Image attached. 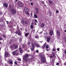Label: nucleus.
Instances as JSON below:
<instances>
[{
	"mask_svg": "<svg viewBox=\"0 0 66 66\" xmlns=\"http://www.w3.org/2000/svg\"><path fill=\"white\" fill-rule=\"evenodd\" d=\"M42 63H45L46 62V59L44 56H45V55L44 54V53H42Z\"/></svg>",
	"mask_w": 66,
	"mask_h": 66,
	"instance_id": "nucleus-1",
	"label": "nucleus"
},
{
	"mask_svg": "<svg viewBox=\"0 0 66 66\" xmlns=\"http://www.w3.org/2000/svg\"><path fill=\"white\" fill-rule=\"evenodd\" d=\"M28 57H29V54H26L23 57V60L25 61L26 62H27L28 61V60L27 59Z\"/></svg>",
	"mask_w": 66,
	"mask_h": 66,
	"instance_id": "nucleus-2",
	"label": "nucleus"
},
{
	"mask_svg": "<svg viewBox=\"0 0 66 66\" xmlns=\"http://www.w3.org/2000/svg\"><path fill=\"white\" fill-rule=\"evenodd\" d=\"M10 11L11 12H12L13 14H15L16 13V10L15 9H11L10 10Z\"/></svg>",
	"mask_w": 66,
	"mask_h": 66,
	"instance_id": "nucleus-3",
	"label": "nucleus"
},
{
	"mask_svg": "<svg viewBox=\"0 0 66 66\" xmlns=\"http://www.w3.org/2000/svg\"><path fill=\"white\" fill-rule=\"evenodd\" d=\"M24 10L25 12L26 13L27 15L29 16V13H28V12H29V9H28L27 8H24Z\"/></svg>",
	"mask_w": 66,
	"mask_h": 66,
	"instance_id": "nucleus-4",
	"label": "nucleus"
},
{
	"mask_svg": "<svg viewBox=\"0 0 66 66\" xmlns=\"http://www.w3.org/2000/svg\"><path fill=\"white\" fill-rule=\"evenodd\" d=\"M18 5L19 7H23V4L21 3H18Z\"/></svg>",
	"mask_w": 66,
	"mask_h": 66,
	"instance_id": "nucleus-5",
	"label": "nucleus"
},
{
	"mask_svg": "<svg viewBox=\"0 0 66 66\" xmlns=\"http://www.w3.org/2000/svg\"><path fill=\"white\" fill-rule=\"evenodd\" d=\"M15 33L16 34H18V35H19V36L21 35V32H20V29H19L18 30V31H16Z\"/></svg>",
	"mask_w": 66,
	"mask_h": 66,
	"instance_id": "nucleus-6",
	"label": "nucleus"
},
{
	"mask_svg": "<svg viewBox=\"0 0 66 66\" xmlns=\"http://www.w3.org/2000/svg\"><path fill=\"white\" fill-rule=\"evenodd\" d=\"M31 46L32 47V48L31 47V51H33V50H34V49L35 48V46L33 43L31 44Z\"/></svg>",
	"mask_w": 66,
	"mask_h": 66,
	"instance_id": "nucleus-7",
	"label": "nucleus"
},
{
	"mask_svg": "<svg viewBox=\"0 0 66 66\" xmlns=\"http://www.w3.org/2000/svg\"><path fill=\"white\" fill-rule=\"evenodd\" d=\"M3 5L5 7H6V8H7L9 5L6 3H4L3 4Z\"/></svg>",
	"mask_w": 66,
	"mask_h": 66,
	"instance_id": "nucleus-8",
	"label": "nucleus"
},
{
	"mask_svg": "<svg viewBox=\"0 0 66 66\" xmlns=\"http://www.w3.org/2000/svg\"><path fill=\"white\" fill-rule=\"evenodd\" d=\"M19 51L20 53L21 54L23 53V49L21 47H20L19 48Z\"/></svg>",
	"mask_w": 66,
	"mask_h": 66,
	"instance_id": "nucleus-9",
	"label": "nucleus"
},
{
	"mask_svg": "<svg viewBox=\"0 0 66 66\" xmlns=\"http://www.w3.org/2000/svg\"><path fill=\"white\" fill-rule=\"evenodd\" d=\"M35 10L36 11V14H38L39 12H38V11H39V9L37 8H36L35 9Z\"/></svg>",
	"mask_w": 66,
	"mask_h": 66,
	"instance_id": "nucleus-10",
	"label": "nucleus"
},
{
	"mask_svg": "<svg viewBox=\"0 0 66 66\" xmlns=\"http://www.w3.org/2000/svg\"><path fill=\"white\" fill-rule=\"evenodd\" d=\"M56 34L58 36H60V35H61V34H60V32L59 31V30H57V32Z\"/></svg>",
	"mask_w": 66,
	"mask_h": 66,
	"instance_id": "nucleus-11",
	"label": "nucleus"
},
{
	"mask_svg": "<svg viewBox=\"0 0 66 66\" xmlns=\"http://www.w3.org/2000/svg\"><path fill=\"white\" fill-rule=\"evenodd\" d=\"M47 41L48 43H49L50 42V40L51 39V37H47Z\"/></svg>",
	"mask_w": 66,
	"mask_h": 66,
	"instance_id": "nucleus-12",
	"label": "nucleus"
},
{
	"mask_svg": "<svg viewBox=\"0 0 66 66\" xmlns=\"http://www.w3.org/2000/svg\"><path fill=\"white\" fill-rule=\"evenodd\" d=\"M34 44L35 46H36L37 47L39 48V47H40V45H39L37 43H34Z\"/></svg>",
	"mask_w": 66,
	"mask_h": 66,
	"instance_id": "nucleus-13",
	"label": "nucleus"
},
{
	"mask_svg": "<svg viewBox=\"0 0 66 66\" xmlns=\"http://www.w3.org/2000/svg\"><path fill=\"white\" fill-rule=\"evenodd\" d=\"M49 34L50 36H52L53 35V31L52 30H50Z\"/></svg>",
	"mask_w": 66,
	"mask_h": 66,
	"instance_id": "nucleus-14",
	"label": "nucleus"
},
{
	"mask_svg": "<svg viewBox=\"0 0 66 66\" xmlns=\"http://www.w3.org/2000/svg\"><path fill=\"white\" fill-rule=\"evenodd\" d=\"M7 55H8V53L7 52H5V57H6Z\"/></svg>",
	"mask_w": 66,
	"mask_h": 66,
	"instance_id": "nucleus-15",
	"label": "nucleus"
},
{
	"mask_svg": "<svg viewBox=\"0 0 66 66\" xmlns=\"http://www.w3.org/2000/svg\"><path fill=\"white\" fill-rule=\"evenodd\" d=\"M46 43H45L43 45V49H45V46H46Z\"/></svg>",
	"mask_w": 66,
	"mask_h": 66,
	"instance_id": "nucleus-16",
	"label": "nucleus"
},
{
	"mask_svg": "<svg viewBox=\"0 0 66 66\" xmlns=\"http://www.w3.org/2000/svg\"><path fill=\"white\" fill-rule=\"evenodd\" d=\"M30 28L31 29H33L34 28V27L33 26V25H31L30 26Z\"/></svg>",
	"mask_w": 66,
	"mask_h": 66,
	"instance_id": "nucleus-17",
	"label": "nucleus"
},
{
	"mask_svg": "<svg viewBox=\"0 0 66 66\" xmlns=\"http://www.w3.org/2000/svg\"><path fill=\"white\" fill-rule=\"evenodd\" d=\"M45 27V24L44 23H42V28H44Z\"/></svg>",
	"mask_w": 66,
	"mask_h": 66,
	"instance_id": "nucleus-18",
	"label": "nucleus"
},
{
	"mask_svg": "<svg viewBox=\"0 0 66 66\" xmlns=\"http://www.w3.org/2000/svg\"><path fill=\"white\" fill-rule=\"evenodd\" d=\"M53 57H55V52H54L53 53Z\"/></svg>",
	"mask_w": 66,
	"mask_h": 66,
	"instance_id": "nucleus-19",
	"label": "nucleus"
},
{
	"mask_svg": "<svg viewBox=\"0 0 66 66\" xmlns=\"http://www.w3.org/2000/svg\"><path fill=\"white\" fill-rule=\"evenodd\" d=\"M9 63L10 64H13V62H12V61H9Z\"/></svg>",
	"mask_w": 66,
	"mask_h": 66,
	"instance_id": "nucleus-20",
	"label": "nucleus"
},
{
	"mask_svg": "<svg viewBox=\"0 0 66 66\" xmlns=\"http://www.w3.org/2000/svg\"><path fill=\"white\" fill-rule=\"evenodd\" d=\"M21 22L22 23V25H23V24L24 23V20H22L21 21Z\"/></svg>",
	"mask_w": 66,
	"mask_h": 66,
	"instance_id": "nucleus-21",
	"label": "nucleus"
},
{
	"mask_svg": "<svg viewBox=\"0 0 66 66\" xmlns=\"http://www.w3.org/2000/svg\"><path fill=\"white\" fill-rule=\"evenodd\" d=\"M34 17L35 18H37V16L36 15V14H35L34 15Z\"/></svg>",
	"mask_w": 66,
	"mask_h": 66,
	"instance_id": "nucleus-22",
	"label": "nucleus"
},
{
	"mask_svg": "<svg viewBox=\"0 0 66 66\" xmlns=\"http://www.w3.org/2000/svg\"><path fill=\"white\" fill-rule=\"evenodd\" d=\"M12 54H13V55H15V52L13 51L12 52Z\"/></svg>",
	"mask_w": 66,
	"mask_h": 66,
	"instance_id": "nucleus-23",
	"label": "nucleus"
},
{
	"mask_svg": "<svg viewBox=\"0 0 66 66\" xmlns=\"http://www.w3.org/2000/svg\"><path fill=\"white\" fill-rule=\"evenodd\" d=\"M29 35V33H26L25 34V35L26 37H27Z\"/></svg>",
	"mask_w": 66,
	"mask_h": 66,
	"instance_id": "nucleus-24",
	"label": "nucleus"
},
{
	"mask_svg": "<svg viewBox=\"0 0 66 66\" xmlns=\"http://www.w3.org/2000/svg\"><path fill=\"white\" fill-rule=\"evenodd\" d=\"M48 2L50 4H52V2L51 1H50V0H48Z\"/></svg>",
	"mask_w": 66,
	"mask_h": 66,
	"instance_id": "nucleus-25",
	"label": "nucleus"
},
{
	"mask_svg": "<svg viewBox=\"0 0 66 66\" xmlns=\"http://www.w3.org/2000/svg\"><path fill=\"white\" fill-rule=\"evenodd\" d=\"M19 54V53H18V52H17L15 53V56H17L18 55V54Z\"/></svg>",
	"mask_w": 66,
	"mask_h": 66,
	"instance_id": "nucleus-26",
	"label": "nucleus"
},
{
	"mask_svg": "<svg viewBox=\"0 0 66 66\" xmlns=\"http://www.w3.org/2000/svg\"><path fill=\"white\" fill-rule=\"evenodd\" d=\"M2 36H3V37L4 38H6V36H5V35H2Z\"/></svg>",
	"mask_w": 66,
	"mask_h": 66,
	"instance_id": "nucleus-27",
	"label": "nucleus"
},
{
	"mask_svg": "<svg viewBox=\"0 0 66 66\" xmlns=\"http://www.w3.org/2000/svg\"><path fill=\"white\" fill-rule=\"evenodd\" d=\"M18 48V45L16 46H15V49H17Z\"/></svg>",
	"mask_w": 66,
	"mask_h": 66,
	"instance_id": "nucleus-28",
	"label": "nucleus"
},
{
	"mask_svg": "<svg viewBox=\"0 0 66 66\" xmlns=\"http://www.w3.org/2000/svg\"><path fill=\"white\" fill-rule=\"evenodd\" d=\"M24 23L25 24H28V22L26 21H24Z\"/></svg>",
	"mask_w": 66,
	"mask_h": 66,
	"instance_id": "nucleus-29",
	"label": "nucleus"
},
{
	"mask_svg": "<svg viewBox=\"0 0 66 66\" xmlns=\"http://www.w3.org/2000/svg\"><path fill=\"white\" fill-rule=\"evenodd\" d=\"M22 46H23L22 48H24L25 47V45H24V44H22Z\"/></svg>",
	"mask_w": 66,
	"mask_h": 66,
	"instance_id": "nucleus-30",
	"label": "nucleus"
},
{
	"mask_svg": "<svg viewBox=\"0 0 66 66\" xmlns=\"http://www.w3.org/2000/svg\"><path fill=\"white\" fill-rule=\"evenodd\" d=\"M10 48L11 49H13V46H10Z\"/></svg>",
	"mask_w": 66,
	"mask_h": 66,
	"instance_id": "nucleus-31",
	"label": "nucleus"
},
{
	"mask_svg": "<svg viewBox=\"0 0 66 66\" xmlns=\"http://www.w3.org/2000/svg\"><path fill=\"white\" fill-rule=\"evenodd\" d=\"M17 60L18 61H21V60L20 58L18 59Z\"/></svg>",
	"mask_w": 66,
	"mask_h": 66,
	"instance_id": "nucleus-32",
	"label": "nucleus"
},
{
	"mask_svg": "<svg viewBox=\"0 0 66 66\" xmlns=\"http://www.w3.org/2000/svg\"><path fill=\"white\" fill-rule=\"evenodd\" d=\"M49 48V45H46V48Z\"/></svg>",
	"mask_w": 66,
	"mask_h": 66,
	"instance_id": "nucleus-33",
	"label": "nucleus"
},
{
	"mask_svg": "<svg viewBox=\"0 0 66 66\" xmlns=\"http://www.w3.org/2000/svg\"><path fill=\"white\" fill-rule=\"evenodd\" d=\"M14 64H15V65H18V64H17V62L16 61L14 62Z\"/></svg>",
	"mask_w": 66,
	"mask_h": 66,
	"instance_id": "nucleus-34",
	"label": "nucleus"
},
{
	"mask_svg": "<svg viewBox=\"0 0 66 66\" xmlns=\"http://www.w3.org/2000/svg\"><path fill=\"white\" fill-rule=\"evenodd\" d=\"M2 15V12L0 11V15Z\"/></svg>",
	"mask_w": 66,
	"mask_h": 66,
	"instance_id": "nucleus-35",
	"label": "nucleus"
},
{
	"mask_svg": "<svg viewBox=\"0 0 66 66\" xmlns=\"http://www.w3.org/2000/svg\"><path fill=\"white\" fill-rule=\"evenodd\" d=\"M36 38H38V36H37L35 37Z\"/></svg>",
	"mask_w": 66,
	"mask_h": 66,
	"instance_id": "nucleus-36",
	"label": "nucleus"
},
{
	"mask_svg": "<svg viewBox=\"0 0 66 66\" xmlns=\"http://www.w3.org/2000/svg\"><path fill=\"white\" fill-rule=\"evenodd\" d=\"M35 22H36V23H37V20H36L35 19Z\"/></svg>",
	"mask_w": 66,
	"mask_h": 66,
	"instance_id": "nucleus-37",
	"label": "nucleus"
},
{
	"mask_svg": "<svg viewBox=\"0 0 66 66\" xmlns=\"http://www.w3.org/2000/svg\"><path fill=\"white\" fill-rule=\"evenodd\" d=\"M9 6L10 9H11V4H10L9 5Z\"/></svg>",
	"mask_w": 66,
	"mask_h": 66,
	"instance_id": "nucleus-38",
	"label": "nucleus"
},
{
	"mask_svg": "<svg viewBox=\"0 0 66 66\" xmlns=\"http://www.w3.org/2000/svg\"><path fill=\"white\" fill-rule=\"evenodd\" d=\"M65 55V54L63 53V57H64V56Z\"/></svg>",
	"mask_w": 66,
	"mask_h": 66,
	"instance_id": "nucleus-39",
	"label": "nucleus"
},
{
	"mask_svg": "<svg viewBox=\"0 0 66 66\" xmlns=\"http://www.w3.org/2000/svg\"><path fill=\"white\" fill-rule=\"evenodd\" d=\"M42 3L43 4H45L44 3V2H42Z\"/></svg>",
	"mask_w": 66,
	"mask_h": 66,
	"instance_id": "nucleus-40",
	"label": "nucleus"
},
{
	"mask_svg": "<svg viewBox=\"0 0 66 66\" xmlns=\"http://www.w3.org/2000/svg\"><path fill=\"white\" fill-rule=\"evenodd\" d=\"M48 48H46V51H48Z\"/></svg>",
	"mask_w": 66,
	"mask_h": 66,
	"instance_id": "nucleus-41",
	"label": "nucleus"
},
{
	"mask_svg": "<svg viewBox=\"0 0 66 66\" xmlns=\"http://www.w3.org/2000/svg\"><path fill=\"white\" fill-rule=\"evenodd\" d=\"M50 57L51 59H52V57H53V56H50Z\"/></svg>",
	"mask_w": 66,
	"mask_h": 66,
	"instance_id": "nucleus-42",
	"label": "nucleus"
},
{
	"mask_svg": "<svg viewBox=\"0 0 66 66\" xmlns=\"http://www.w3.org/2000/svg\"><path fill=\"white\" fill-rule=\"evenodd\" d=\"M56 13H59V11L58 10H57L56 11Z\"/></svg>",
	"mask_w": 66,
	"mask_h": 66,
	"instance_id": "nucleus-43",
	"label": "nucleus"
},
{
	"mask_svg": "<svg viewBox=\"0 0 66 66\" xmlns=\"http://www.w3.org/2000/svg\"><path fill=\"white\" fill-rule=\"evenodd\" d=\"M52 61L53 62H54V59H52Z\"/></svg>",
	"mask_w": 66,
	"mask_h": 66,
	"instance_id": "nucleus-44",
	"label": "nucleus"
},
{
	"mask_svg": "<svg viewBox=\"0 0 66 66\" xmlns=\"http://www.w3.org/2000/svg\"><path fill=\"white\" fill-rule=\"evenodd\" d=\"M36 52L37 53H38V50H37L36 51Z\"/></svg>",
	"mask_w": 66,
	"mask_h": 66,
	"instance_id": "nucleus-45",
	"label": "nucleus"
},
{
	"mask_svg": "<svg viewBox=\"0 0 66 66\" xmlns=\"http://www.w3.org/2000/svg\"><path fill=\"white\" fill-rule=\"evenodd\" d=\"M53 51H55V49L54 48H53Z\"/></svg>",
	"mask_w": 66,
	"mask_h": 66,
	"instance_id": "nucleus-46",
	"label": "nucleus"
},
{
	"mask_svg": "<svg viewBox=\"0 0 66 66\" xmlns=\"http://www.w3.org/2000/svg\"><path fill=\"white\" fill-rule=\"evenodd\" d=\"M30 15H31V16H32V15H33V13H31Z\"/></svg>",
	"mask_w": 66,
	"mask_h": 66,
	"instance_id": "nucleus-47",
	"label": "nucleus"
},
{
	"mask_svg": "<svg viewBox=\"0 0 66 66\" xmlns=\"http://www.w3.org/2000/svg\"><path fill=\"white\" fill-rule=\"evenodd\" d=\"M56 65H59V63H57Z\"/></svg>",
	"mask_w": 66,
	"mask_h": 66,
	"instance_id": "nucleus-48",
	"label": "nucleus"
},
{
	"mask_svg": "<svg viewBox=\"0 0 66 66\" xmlns=\"http://www.w3.org/2000/svg\"><path fill=\"white\" fill-rule=\"evenodd\" d=\"M2 40V38L1 37H0V40Z\"/></svg>",
	"mask_w": 66,
	"mask_h": 66,
	"instance_id": "nucleus-49",
	"label": "nucleus"
},
{
	"mask_svg": "<svg viewBox=\"0 0 66 66\" xmlns=\"http://www.w3.org/2000/svg\"><path fill=\"white\" fill-rule=\"evenodd\" d=\"M6 22L7 23V24H8L9 23V22L7 21H6Z\"/></svg>",
	"mask_w": 66,
	"mask_h": 66,
	"instance_id": "nucleus-50",
	"label": "nucleus"
},
{
	"mask_svg": "<svg viewBox=\"0 0 66 66\" xmlns=\"http://www.w3.org/2000/svg\"><path fill=\"white\" fill-rule=\"evenodd\" d=\"M57 51H60V49H59V48H58V49H57Z\"/></svg>",
	"mask_w": 66,
	"mask_h": 66,
	"instance_id": "nucleus-51",
	"label": "nucleus"
},
{
	"mask_svg": "<svg viewBox=\"0 0 66 66\" xmlns=\"http://www.w3.org/2000/svg\"><path fill=\"white\" fill-rule=\"evenodd\" d=\"M33 3H31V5H33Z\"/></svg>",
	"mask_w": 66,
	"mask_h": 66,
	"instance_id": "nucleus-52",
	"label": "nucleus"
},
{
	"mask_svg": "<svg viewBox=\"0 0 66 66\" xmlns=\"http://www.w3.org/2000/svg\"><path fill=\"white\" fill-rule=\"evenodd\" d=\"M64 53L65 54H66V51H64Z\"/></svg>",
	"mask_w": 66,
	"mask_h": 66,
	"instance_id": "nucleus-53",
	"label": "nucleus"
},
{
	"mask_svg": "<svg viewBox=\"0 0 66 66\" xmlns=\"http://www.w3.org/2000/svg\"><path fill=\"white\" fill-rule=\"evenodd\" d=\"M28 45H29V44H30V43L28 42Z\"/></svg>",
	"mask_w": 66,
	"mask_h": 66,
	"instance_id": "nucleus-54",
	"label": "nucleus"
},
{
	"mask_svg": "<svg viewBox=\"0 0 66 66\" xmlns=\"http://www.w3.org/2000/svg\"><path fill=\"white\" fill-rule=\"evenodd\" d=\"M64 64L65 65H66V63H64Z\"/></svg>",
	"mask_w": 66,
	"mask_h": 66,
	"instance_id": "nucleus-55",
	"label": "nucleus"
},
{
	"mask_svg": "<svg viewBox=\"0 0 66 66\" xmlns=\"http://www.w3.org/2000/svg\"><path fill=\"white\" fill-rule=\"evenodd\" d=\"M9 44H12V43L11 42H10Z\"/></svg>",
	"mask_w": 66,
	"mask_h": 66,
	"instance_id": "nucleus-56",
	"label": "nucleus"
},
{
	"mask_svg": "<svg viewBox=\"0 0 66 66\" xmlns=\"http://www.w3.org/2000/svg\"><path fill=\"white\" fill-rule=\"evenodd\" d=\"M15 44H13V45L12 46H15Z\"/></svg>",
	"mask_w": 66,
	"mask_h": 66,
	"instance_id": "nucleus-57",
	"label": "nucleus"
},
{
	"mask_svg": "<svg viewBox=\"0 0 66 66\" xmlns=\"http://www.w3.org/2000/svg\"><path fill=\"white\" fill-rule=\"evenodd\" d=\"M46 35H48V33L47 32H46Z\"/></svg>",
	"mask_w": 66,
	"mask_h": 66,
	"instance_id": "nucleus-58",
	"label": "nucleus"
},
{
	"mask_svg": "<svg viewBox=\"0 0 66 66\" xmlns=\"http://www.w3.org/2000/svg\"><path fill=\"white\" fill-rule=\"evenodd\" d=\"M50 14H52V13H51V12H50Z\"/></svg>",
	"mask_w": 66,
	"mask_h": 66,
	"instance_id": "nucleus-59",
	"label": "nucleus"
},
{
	"mask_svg": "<svg viewBox=\"0 0 66 66\" xmlns=\"http://www.w3.org/2000/svg\"><path fill=\"white\" fill-rule=\"evenodd\" d=\"M31 25H33V22H32L31 23Z\"/></svg>",
	"mask_w": 66,
	"mask_h": 66,
	"instance_id": "nucleus-60",
	"label": "nucleus"
},
{
	"mask_svg": "<svg viewBox=\"0 0 66 66\" xmlns=\"http://www.w3.org/2000/svg\"><path fill=\"white\" fill-rule=\"evenodd\" d=\"M16 51H17V50H16L15 51V52H16Z\"/></svg>",
	"mask_w": 66,
	"mask_h": 66,
	"instance_id": "nucleus-61",
	"label": "nucleus"
},
{
	"mask_svg": "<svg viewBox=\"0 0 66 66\" xmlns=\"http://www.w3.org/2000/svg\"><path fill=\"white\" fill-rule=\"evenodd\" d=\"M13 41V40H12V39H11V40H10V41H11V42H12V41Z\"/></svg>",
	"mask_w": 66,
	"mask_h": 66,
	"instance_id": "nucleus-62",
	"label": "nucleus"
},
{
	"mask_svg": "<svg viewBox=\"0 0 66 66\" xmlns=\"http://www.w3.org/2000/svg\"><path fill=\"white\" fill-rule=\"evenodd\" d=\"M64 32H66V30L64 31Z\"/></svg>",
	"mask_w": 66,
	"mask_h": 66,
	"instance_id": "nucleus-63",
	"label": "nucleus"
},
{
	"mask_svg": "<svg viewBox=\"0 0 66 66\" xmlns=\"http://www.w3.org/2000/svg\"><path fill=\"white\" fill-rule=\"evenodd\" d=\"M35 25H36L37 24H36V23H35Z\"/></svg>",
	"mask_w": 66,
	"mask_h": 66,
	"instance_id": "nucleus-64",
	"label": "nucleus"
}]
</instances>
